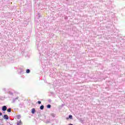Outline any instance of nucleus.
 I'll return each instance as SVG.
<instances>
[{"instance_id": "0eeeda50", "label": "nucleus", "mask_w": 125, "mask_h": 125, "mask_svg": "<svg viewBox=\"0 0 125 125\" xmlns=\"http://www.w3.org/2000/svg\"><path fill=\"white\" fill-rule=\"evenodd\" d=\"M26 73H27V74H29V73H30V69H27Z\"/></svg>"}, {"instance_id": "1a4fd4ad", "label": "nucleus", "mask_w": 125, "mask_h": 125, "mask_svg": "<svg viewBox=\"0 0 125 125\" xmlns=\"http://www.w3.org/2000/svg\"><path fill=\"white\" fill-rule=\"evenodd\" d=\"M69 119H73V116H72V115H69Z\"/></svg>"}, {"instance_id": "f03ea898", "label": "nucleus", "mask_w": 125, "mask_h": 125, "mask_svg": "<svg viewBox=\"0 0 125 125\" xmlns=\"http://www.w3.org/2000/svg\"><path fill=\"white\" fill-rule=\"evenodd\" d=\"M3 118L5 119V120H8V116L7 115H4Z\"/></svg>"}, {"instance_id": "f257e3e1", "label": "nucleus", "mask_w": 125, "mask_h": 125, "mask_svg": "<svg viewBox=\"0 0 125 125\" xmlns=\"http://www.w3.org/2000/svg\"><path fill=\"white\" fill-rule=\"evenodd\" d=\"M2 111H6V110H7V107L6 106L4 105L2 106Z\"/></svg>"}, {"instance_id": "6e6552de", "label": "nucleus", "mask_w": 125, "mask_h": 125, "mask_svg": "<svg viewBox=\"0 0 125 125\" xmlns=\"http://www.w3.org/2000/svg\"><path fill=\"white\" fill-rule=\"evenodd\" d=\"M51 107V105H50V104H48L47 105V108H50Z\"/></svg>"}, {"instance_id": "7ed1b4c3", "label": "nucleus", "mask_w": 125, "mask_h": 125, "mask_svg": "<svg viewBox=\"0 0 125 125\" xmlns=\"http://www.w3.org/2000/svg\"><path fill=\"white\" fill-rule=\"evenodd\" d=\"M36 112V109L35 108H32V111H31V113L32 114H35V112Z\"/></svg>"}, {"instance_id": "39448f33", "label": "nucleus", "mask_w": 125, "mask_h": 125, "mask_svg": "<svg viewBox=\"0 0 125 125\" xmlns=\"http://www.w3.org/2000/svg\"><path fill=\"white\" fill-rule=\"evenodd\" d=\"M44 108V106L43 105H41L40 106L41 110H43V108Z\"/></svg>"}, {"instance_id": "20e7f679", "label": "nucleus", "mask_w": 125, "mask_h": 125, "mask_svg": "<svg viewBox=\"0 0 125 125\" xmlns=\"http://www.w3.org/2000/svg\"><path fill=\"white\" fill-rule=\"evenodd\" d=\"M18 125H22V123L21 122V120H20V121H19L17 123Z\"/></svg>"}, {"instance_id": "9b49d317", "label": "nucleus", "mask_w": 125, "mask_h": 125, "mask_svg": "<svg viewBox=\"0 0 125 125\" xmlns=\"http://www.w3.org/2000/svg\"><path fill=\"white\" fill-rule=\"evenodd\" d=\"M0 116H2V113L0 112Z\"/></svg>"}, {"instance_id": "9d476101", "label": "nucleus", "mask_w": 125, "mask_h": 125, "mask_svg": "<svg viewBox=\"0 0 125 125\" xmlns=\"http://www.w3.org/2000/svg\"><path fill=\"white\" fill-rule=\"evenodd\" d=\"M38 104H41L42 102L41 101H38Z\"/></svg>"}, {"instance_id": "423d86ee", "label": "nucleus", "mask_w": 125, "mask_h": 125, "mask_svg": "<svg viewBox=\"0 0 125 125\" xmlns=\"http://www.w3.org/2000/svg\"><path fill=\"white\" fill-rule=\"evenodd\" d=\"M7 111L9 113H10V112H11V108H8Z\"/></svg>"}]
</instances>
